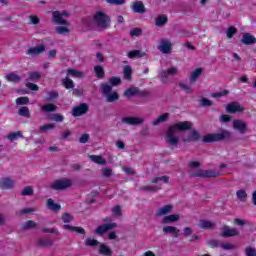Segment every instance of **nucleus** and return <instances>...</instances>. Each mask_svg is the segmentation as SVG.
Wrapping results in <instances>:
<instances>
[{"mask_svg":"<svg viewBox=\"0 0 256 256\" xmlns=\"http://www.w3.org/2000/svg\"><path fill=\"white\" fill-rule=\"evenodd\" d=\"M191 127H193V123L189 121L178 122L171 125L166 132V143H169V145H172L173 147H177V145H179V138L176 136L177 133L180 131H189Z\"/></svg>","mask_w":256,"mask_h":256,"instance_id":"f257e3e1","label":"nucleus"},{"mask_svg":"<svg viewBox=\"0 0 256 256\" xmlns=\"http://www.w3.org/2000/svg\"><path fill=\"white\" fill-rule=\"evenodd\" d=\"M227 139H231V132L228 130H222L220 133L204 135L202 141L203 143H217Z\"/></svg>","mask_w":256,"mask_h":256,"instance_id":"f03ea898","label":"nucleus"},{"mask_svg":"<svg viewBox=\"0 0 256 256\" xmlns=\"http://www.w3.org/2000/svg\"><path fill=\"white\" fill-rule=\"evenodd\" d=\"M100 89L102 95L106 97L107 103H115V101H119V93L116 91L113 92V86L107 83H102Z\"/></svg>","mask_w":256,"mask_h":256,"instance_id":"7ed1b4c3","label":"nucleus"},{"mask_svg":"<svg viewBox=\"0 0 256 256\" xmlns=\"http://www.w3.org/2000/svg\"><path fill=\"white\" fill-rule=\"evenodd\" d=\"M94 21L98 27L102 29H108L111 25V17L109 15L103 13L102 11H98L94 15Z\"/></svg>","mask_w":256,"mask_h":256,"instance_id":"20e7f679","label":"nucleus"},{"mask_svg":"<svg viewBox=\"0 0 256 256\" xmlns=\"http://www.w3.org/2000/svg\"><path fill=\"white\" fill-rule=\"evenodd\" d=\"M73 185V181L69 178H62L54 181V183L51 184V189H54V191H65L66 189L71 188Z\"/></svg>","mask_w":256,"mask_h":256,"instance_id":"39448f33","label":"nucleus"},{"mask_svg":"<svg viewBox=\"0 0 256 256\" xmlns=\"http://www.w3.org/2000/svg\"><path fill=\"white\" fill-rule=\"evenodd\" d=\"M221 175V172L215 171V170H203L199 169L196 172L190 173V177H200L202 179H208L213 177H219Z\"/></svg>","mask_w":256,"mask_h":256,"instance_id":"423d86ee","label":"nucleus"},{"mask_svg":"<svg viewBox=\"0 0 256 256\" xmlns=\"http://www.w3.org/2000/svg\"><path fill=\"white\" fill-rule=\"evenodd\" d=\"M53 21L56 23V25H65L66 27H69V22L67 20H63V17H69V12H59L54 11L52 12Z\"/></svg>","mask_w":256,"mask_h":256,"instance_id":"0eeeda50","label":"nucleus"},{"mask_svg":"<svg viewBox=\"0 0 256 256\" xmlns=\"http://www.w3.org/2000/svg\"><path fill=\"white\" fill-rule=\"evenodd\" d=\"M221 237H224L225 239L229 237H238L239 230L237 228H231L227 225H224L221 229Z\"/></svg>","mask_w":256,"mask_h":256,"instance_id":"6e6552de","label":"nucleus"},{"mask_svg":"<svg viewBox=\"0 0 256 256\" xmlns=\"http://www.w3.org/2000/svg\"><path fill=\"white\" fill-rule=\"evenodd\" d=\"M88 111L89 105H87L86 103H81L80 105L72 109V115L73 117H81V115L87 114Z\"/></svg>","mask_w":256,"mask_h":256,"instance_id":"1a4fd4ad","label":"nucleus"},{"mask_svg":"<svg viewBox=\"0 0 256 256\" xmlns=\"http://www.w3.org/2000/svg\"><path fill=\"white\" fill-rule=\"evenodd\" d=\"M145 120L143 118H139V117H123L121 119V123H124L125 125H141L143 124Z\"/></svg>","mask_w":256,"mask_h":256,"instance_id":"9d476101","label":"nucleus"},{"mask_svg":"<svg viewBox=\"0 0 256 256\" xmlns=\"http://www.w3.org/2000/svg\"><path fill=\"white\" fill-rule=\"evenodd\" d=\"M117 227V223H109V224H103L96 228L95 233L96 235H103V233H107V231H111L112 229H115Z\"/></svg>","mask_w":256,"mask_h":256,"instance_id":"9b49d317","label":"nucleus"},{"mask_svg":"<svg viewBox=\"0 0 256 256\" xmlns=\"http://www.w3.org/2000/svg\"><path fill=\"white\" fill-rule=\"evenodd\" d=\"M233 128L236 131H239V133H241V135H244V133H247V123H245L242 120H234Z\"/></svg>","mask_w":256,"mask_h":256,"instance_id":"f8f14e48","label":"nucleus"},{"mask_svg":"<svg viewBox=\"0 0 256 256\" xmlns=\"http://www.w3.org/2000/svg\"><path fill=\"white\" fill-rule=\"evenodd\" d=\"M15 187V180L6 177L0 179V189H13Z\"/></svg>","mask_w":256,"mask_h":256,"instance_id":"ddd939ff","label":"nucleus"},{"mask_svg":"<svg viewBox=\"0 0 256 256\" xmlns=\"http://www.w3.org/2000/svg\"><path fill=\"white\" fill-rule=\"evenodd\" d=\"M201 135L199 134V131L197 130H192L189 133V136L187 137H183L182 141L184 143H194L195 141H197L198 139H200Z\"/></svg>","mask_w":256,"mask_h":256,"instance_id":"4468645a","label":"nucleus"},{"mask_svg":"<svg viewBox=\"0 0 256 256\" xmlns=\"http://www.w3.org/2000/svg\"><path fill=\"white\" fill-rule=\"evenodd\" d=\"M226 111L228 113H241V111H244V108L238 102H232L226 106Z\"/></svg>","mask_w":256,"mask_h":256,"instance_id":"2eb2a0df","label":"nucleus"},{"mask_svg":"<svg viewBox=\"0 0 256 256\" xmlns=\"http://www.w3.org/2000/svg\"><path fill=\"white\" fill-rule=\"evenodd\" d=\"M163 233H165V235H174V237L177 238L181 235V230L175 226H166L163 228Z\"/></svg>","mask_w":256,"mask_h":256,"instance_id":"dca6fc26","label":"nucleus"},{"mask_svg":"<svg viewBox=\"0 0 256 256\" xmlns=\"http://www.w3.org/2000/svg\"><path fill=\"white\" fill-rule=\"evenodd\" d=\"M198 227L199 229H215L217 225L211 220L201 219L199 220Z\"/></svg>","mask_w":256,"mask_h":256,"instance_id":"f3484780","label":"nucleus"},{"mask_svg":"<svg viewBox=\"0 0 256 256\" xmlns=\"http://www.w3.org/2000/svg\"><path fill=\"white\" fill-rule=\"evenodd\" d=\"M132 11H134V13H140L141 15H143V13H147V10L145 9V4H143L142 1L134 2L132 5Z\"/></svg>","mask_w":256,"mask_h":256,"instance_id":"a211bd4d","label":"nucleus"},{"mask_svg":"<svg viewBox=\"0 0 256 256\" xmlns=\"http://www.w3.org/2000/svg\"><path fill=\"white\" fill-rule=\"evenodd\" d=\"M138 93L139 87H130L124 91L123 95L126 97V99H131L133 97H138Z\"/></svg>","mask_w":256,"mask_h":256,"instance_id":"6ab92c4d","label":"nucleus"},{"mask_svg":"<svg viewBox=\"0 0 256 256\" xmlns=\"http://www.w3.org/2000/svg\"><path fill=\"white\" fill-rule=\"evenodd\" d=\"M158 49L161 51V53H164L165 55L171 53V42L167 40H162L160 45L158 46Z\"/></svg>","mask_w":256,"mask_h":256,"instance_id":"aec40b11","label":"nucleus"},{"mask_svg":"<svg viewBox=\"0 0 256 256\" xmlns=\"http://www.w3.org/2000/svg\"><path fill=\"white\" fill-rule=\"evenodd\" d=\"M241 43H243V45H255L256 38H255V36H253L249 33H245L242 36Z\"/></svg>","mask_w":256,"mask_h":256,"instance_id":"412c9836","label":"nucleus"},{"mask_svg":"<svg viewBox=\"0 0 256 256\" xmlns=\"http://www.w3.org/2000/svg\"><path fill=\"white\" fill-rule=\"evenodd\" d=\"M62 229H64L65 231H71L74 233H79L80 235H85V229L81 228V227H77V226H71L69 224H65L62 226Z\"/></svg>","mask_w":256,"mask_h":256,"instance_id":"4be33fe9","label":"nucleus"},{"mask_svg":"<svg viewBox=\"0 0 256 256\" xmlns=\"http://www.w3.org/2000/svg\"><path fill=\"white\" fill-rule=\"evenodd\" d=\"M173 211V205H165L159 208L156 212L157 217H163V215H169Z\"/></svg>","mask_w":256,"mask_h":256,"instance_id":"5701e85b","label":"nucleus"},{"mask_svg":"<svg viewBox=\"0 0 256 256\" xmlns=\"http://www.w3.org/2000/svg\"><path fill=\"white\" fill-rule=\"evenodd\" d=\"M45 51V45L40 44L36 47L29 48L27 53L28 55H41Z\"/></svg>","mask_w":256,"mask_h":256,"instance_id":"b1692460","label":"nucleus"},{"mask_svg":"<svg viewBox=\"0 0 256 256\" xmlns=\"http://www.w3.org/2000/svg\"><path fill=\"white\" fill-rule=\"evenodd\" d=\"M39 107L43 113H53V112L57 111V105L52 104V103L39 105Z\"/></svg>","mask_w":256,"mask_h":256,"instance_id":"393cba45","label":"nucleus"},{"mask_svg":"<svg viewBox=\"0 0 256 256\" xmlns=\"http://www.w3.org/2000/svg\"><path fill=\"white\" fill-rule=\"evenodd\" d=\"M179 219H180L179 214H171V215L165 216L162 219V223L164 225H167L169 223H177V221H179Z\"/></svg>","mask_w":256,"mask_h":256,"instance_id":"a878e982","label":"nucleus"},{"mask_svg":"<svg viewBox=\"0 0 256 256\" xmlns=\"http://www.w3.org/2000/svg\"><path fill=\"white\" fill-rule=\"evenodd\" d=\"M167 21H169L167 15L161 14L156 18L155 25L156 27H164V25H167Z\"/></svg>","mask_w":256,"mask_h":256,"instance_id":"bb28decb","label":"nucleus"},{"mask_svg":"<svg viewBox=\"0 0 256 256\" xmlns=\"http://www.w3.org/2000/svg\"><path fill=\"white\" fill-rule=\"evenodd\" d=\"M47 207L50 209V211H55L56 213L61 211V204L55 203L51 198L47 200Z\"/></svg>","mask_w":256,"mask_h":256,"instance_id":"cd10ccee","label":"nucleus"},{"mask_svg":"<svg viewBox=\"0 0 256 256\" xmlns=\"http://www.w3.org/2000/svg\"><path fill=\"white\" fill-rule=\"evenodd\" d=\"M89 159L93 161V163H96L97 165H107V160L103 158V156L99 155H90Z\"/></svg>","mask_w":256,"mask_h":256,"instance_id":"c85d7f7f","label":"nucleus"},{"mask_svg":"<svg viewBox=\"0 0 256 256\" xmlns=\"http://www.w3.org/2000/svg\"><path fill=\"white\" fill-rule=\"evenodd\" d=\"M178 73V69L175 66H172L170 68H168L165 71L161 72V77H163L164 79H167V77H169L170 75H177Z\"/></svg>","mask_w":256,"mask_h":256,"instance_id":"c756f323","label":"nucleus"},{"mask_svg":"<svg viewBox=\"0 0 256 256\" xmlns=\"http://www.w3.org/2000/svg\"><path fill=\"white\" fill-rule=\"evenodd\" d=\"M123 75L126 81H131L133 79V69H131V66L129 65L124 66Z\"/></svg>","mask_w":256,"mask_h":256,"instance_id":"7c9ffc66","label":"nucleus"},{"mask_svg":"<svg viewBox=\"0 0 256 256\" xmlns=\"http://www.w3.org/2000/svg\"><path fill=\"white\" fill-rule=\"evenodd\" d=\"M38 247H53V240L40 238L37 240Z\"/></svg>","mask_w":256,"mask_h":256,"instance_id":"2f4dec72","label":"nucleus"},{"mask_svg":"<svg viewBox=\"0 0 256 256\" xmlns=\"http://www.w3.org/2000/svg\"><path fill=\"white\" fill-rule=\"evenodd\" d=\"M99 254L105 255V256H111L113 255V251L107 245L100 244Z\"/></svg>","mask_w":256,"mask_h":256,"instance_id":"473e14b6","label":"nucleus"},{"mask_svg":"<svg viewBox=\"0 0 256 256\" xmlns=\"http://www.w3.org/2000/svg\"><path fill=\"white\" fill-rule=\"evenodd\" d=\"M167 119H169V113H164V114L160 115L156 120H154L152 122V125L154 127H157V125H160V123H165V121H167Z\"/></svg>","mask_w":256,"mask_h":256,"instance_id":"72a5a7b5","label":"nucleus"},{"mask_svg":"<svg viewBox=\"0 0 256 256\" xmlns=\"http://www.w3.org/2000/svg\"><path fill=\"white\" fill-rule=\"evenodd\" d=\"M94 72L98 79H103L105 77V70L103 69V66H101V65L95 66Z\"/></svg>","mask_w":256,"mask_h":256,"instance_id":"f704fd0d","label":"nucleus"},{"mask_svg":"<svg viewBox=\"0 0 256 256\" xmlns=\"http://www.w3.org/2000/svg\"><path fill=\"white\" fill-rule=\"evenodd\" d=\"M128 57L129 59H135V57L141 59L142 57H145V53L141 52L140 50H132L128 52Z\"/></svg>","mask_w":256,"mask_h":256,"instance_id":"c9c22d12","label":"nucleus"},{"mask_svg":"<svg viewBox=\"0 0 256 256\" xmlns=\"http://www.w3.org/2000/svg\"><path fill=\"white\" fill-rule=\"evenodd\" d=\"M203 73V68H197L195 71H193L190 75V81L192 83H195L196 79H199L200 75Z\"/></svg>","mask_w":256,"mask_h":256,"instance_id":"e433bc0d","label":"nucleus"},{"mask_svg":"<svg viewBox=\"0 0 256 256\" xmlns=\"http://www.w3.org/2000/svg\"><path fill=\"white\" fill-rule=\"evenodd\" d=\"M62 85L65 89H73L75 87V82L71 78L66 77L62 80Z\"/></svg>","mask_w":256,"mask_h":256,"instance_id":"4c0bfd02","label":"nucleus"},{"mask_svg":"<svg viewBox=\"0 0 256 256\" xmlns=\"http://www.w3.org/2000/svg\"><path fill=\"white\" fill-rule=\"evenodd\" d=\"M160 188L157 186H142L140 187V191L144 193H157Z\"/></svg>","mask_w":256,"mask_h":256,"instance_id":"58836bf2","label":"nucleus"},{"mask_svg":"<svg viewBox=\"0 0 256 256\" xmlns=\"http://www.w3.org/2000/svg\"><path fill=\"white\" fill-rule=\"evenodd\" d=\"M18 114L21 117H26L27 119L31 118V112H29V107H27V106L20 108L18 111Z\"/></svg>","mask_w":256,"mask_h":256,"instance_id":"ea45409f","label":"nucleus"},{"mask_svg":"<svg viewBox=\"0 0 256 256\" xmlns=\"http://www.w3.org/2000/svg\"><path fill=\"white\" fill-rule=\"evenodd\" d=\"M21 137H23V134L20 131L10 133L7 135V139H9L11 143H13V141H17V139H21Z\"/></svg>","mask_w":256,"mask_h":256,"instance_id":"a19ab883","label":"nucleus"},{"mask_svg":"<svg viewBox=\"0 0 256 256\" xmlns=\"http://www.w3.org/2000/svg\"><path fill=\"white\" fill-rule=\"evenodd\" d=\"M7 81H11L12 83H19L21 81V76L15 73L8 74L6 76Z\"/></svg>","mask_w":256,"mask_h":256,"instance_id":"79ce46f5","label":"nucleus"},{"mask_svg":"<svg viewBox=\"0 0 256 256\" xmlns=\"http://www.w3.org/2000/svg\"><path fill=\"white\" fill-rule=\"evenodd\" d=\"M61 219L63 223H71L72 221L75 220V217L72 214L65 212L62 214Z\"/></svg>","mask_w":256,"mask_h":256,"instance_id":"37998d69","label":"nucleus"},{"mask_svg":"<svg viewBox=\"0 0 256 256\" xmlns=\"http://www.w3.org/2000/svg\"><path fill=\"white\" fill-rule=\"evenodd\" d=\"M33 193H34L33 186H26V187H24V189L21 191L22 197L31 196V195H33Z\"/></svg>","mask_w":256,"mask_h":256,"instance_id":"c03bdc74","label":"nucleus"},{"mask_svg":"<svg viewBox=\"0 0 256 256\" xmlns=\"http://www.w3.org/2000/svg\"><path fill=\"white\" fill-rule=\"evenodd\" d=\"M67 75H71V77L81 78V77H83V72H81L79 70H75V69H68Z\"/></svg>","mask_w":256,"mask_h":256,"instance_id":"a18cd8bd","label":"nucleus"},{"mask_svg":"<svg viewBox=\"0 0 256 256\" xmlns=\"http://www.w3.org/2000/svg\"><path fill=\"white\" fill-rule=\"evenodd\" d=\"M35 227H37V223L33 222L32 220H28L25 224L22 225V229H24V231L33 229Z\"/></svg>","mask_w":256,"mask_h":256,"instance_id":"49530a36","label":"nucleus"},{"mask_svg":"<svg viewBox=\"0 0 256 256\" xmlns=\"http://www.w3.org/2000/svg\"><path fill=\"white\" fill-rule=\"evenodd\" d=\"M51 121H56V123H63V120L65 119L63 115L57 113V114H51L50 115Z\"/></svg>","mask_w":256,"mask_h":256,"instance_id":"de8ad7c7","label":"nucleus"},{"mask_svg":"<svg viewBox=\"0 0 256 256\" xmlns=\"http://www.w3.org/2000/svg\"><path fill=\"white\" fill-rule=\"evenodd\" d=\"M237 34V28L234 26H230L226 32L228 39H233V37Z\"/></svg>","mask_w":256,"mask_h":256,"instance_id":"09e8293b","label":"nucleus"},{"mask_svg":"<svg viewBox=\"0 0 256 256\" xmlns=\"http://www.w3.org/2000/svg\"><path fill=\"white\" fill-rule=\"evenodd\" d=\"M85 245H87V247H97V245H99V241H97L96 239H92V238H87L84 241Z\"/></svg>","mask_w":256,"mask_h":256,"instance_id":"8fccbe9b","label":"nucleus"},{"mask_svg":"<svg viewBox=\"0 0 256 256\" xmlns=\"http://www.w3.org/2000/svg\"><path fill=\"white\" fill-rule=\"evenodd\" d=\"M244 253L246 256H256V249L255 247L248 246L245 248Z\"/></svg>","mask_w":256,"mask_h":256,"instance_id":"3c124183","label":"nucleus"},{"mask_svg":"<svg viewBox=\"0 0 256 256\" xmlns=\"http://www.w3.org/2000/svg\"><path fill=\"white\" fill-rule=\"evenodd\" d=\"M102 175L103 177H106V178L112 177L113 169L107 168V167L102 168Z\"/></svg>","mask_w":256,"mask_h":256,"instance_id":"603ef678","label":"nucleus"},{"mask_svg":"<svg viewBox=\"0 0 256 256\" xmlns=\"http://www.w3.org/2000/svg\"><path fill=\"white\" fill-rule=\"evenodd\" d=\"M159 181H163V183H169V176L156 177L151 180V183H159Z\"/></svg>","mask_w":256,"mask_h":256,"instance_id":"864d4df0","label":"nucleus"},{"mask_svg":"<svg viewBox=\"0 0 256 256\" xmlns=\"http://www.w3.org/2000/svg\"><path fill=\"white\" fill-rule=\"evenodd\" d=\"M178 86L181 87V89L186 91V93H188V94L193 93V89L191 88V86H189L183 82L178 83Z\"/></svg>","mask_w":256,"mask_h":256,"instance_id":"5fc2aeb1","label":"nucleus"},{"mask_svg":"<svg viewBox=\"0 0 256 256\" xmlns=\"http://www.w3.org/2000/svg\"><path fill=\"white\" fill-rule=\"evenodd\" d=\"M53 127H55V125L46 124V125L40 126L39 130H40V133H47V131H51V129H53Z\"/></svg>","mask_w":256,"mask_h":256,"instance_id":"6e6d98bb","label":"nucleus"},{"mask_svg":"<svg viewBox=\"0 0 256 256\" xmlns=\"http://www.w3.org/2000/svg\"><path fill=\"white\" fill-rule=\"evenodd\" d=\"M109 83L113 86V87H117V85H121V78L119 77H111L109 79Z\"/></svg>","mask_w":256,"mask_h":256,"instance_id":"4d7b16f0","label":"nucleus"},{"mask_svg":"<svg viewBox=\"0 0 256 256\" xmlns=\"http://www.w3.org/2000/svg\"><path fill=\"white\" fill-rule=\"evenodd\" d=\"M221 249H223L224 251H232L233 249H235V245L231 244V243H222L220 245Z\"/></svg>","mask_w":256,"mask_h":256,"instance_id":"13d9d810","label":"nucleus"},{"mask_svg":"<svg viewBox=\"0 0 256 256\" xmlns=\"http://www.w3.org/2000/svg\"><path fill=\"white\" fill-rule=\"evenodd\" d=\"M29 103V97H19L16 99V105H27Z\"/></svg>","mask_w":256,"mask_h":256,"instance_id":"bf43d9fd","label":"nucleus"},{"mask_svg":"<svg viewBox=\"0 0 256 256\" xmlns=\"http://www.w3.org/2000/svg\"><path fill=\"white\" fill-rule=\"evenodd\" d=\"M236 196L238 199H241L242 201H244V199H247V192L243 189L238 190L236 192Z\"/></svg>","mask_w":256,"mask_h":256,"instance_id":"052dcab7","label":"nucleus"},{"mask_svg":"<svg viewBox=\"0 0 256 256\" xmlns=\"http://www.w3.org/2000/svg\"><path fill=\"white\" fill-rule=\"evenodd\" d=\"M143 34V31L140 28H133L130 31V35L131 37H140V35Z\"/></svg>","mask_w":256,"mask_h":256,"instance_id":"680f3d73","label":"nucleus"},{"mask_svg":"<svg viewBox=\"0 0 256 256\" xmlns=\"http://www.w3.org/2000/svg\"><path fill=\"white\" fill-rule=\"evenodd\" d=\"M56 33H58V35H67V33H69V28L67 27H57L55 29Z\"/></svg>","mask_w":256,"mask_h":256,"instance_id":"e2e57ef3","label":"nucleus"},{"mask_svg":"<svg viewBox=\"0 0 256 256\" xmlns=\"http://www.w3.org/2000/svg\"><path fill=\"white\" fill-rule=\"evenodd\" d=\"M30 81H35L37 79H41V73L39 72H29Z\"/></svg>","mask_w":256,"mask_h":256,"instance_id":"0e129e2a","label":"nucleus"},{"mask_svg":"<svg viewBox=\"0 0 256 256\" xmlns=\"http://www.w3.org/2000/svg\"><path fill=\"white\" fill-rule=\"evenodd\" d=\"M138 97H142V98L151 97V93L147 90H141L138 88Z\"/></svg>","mask_w":256,"mask_h":256,"instance_id":"69168bd1","label":"nucleus"},{"mask_svg":"<svg viewBox=\"0 0 256 256\" xmlns=\"http://www.w3.org/2000/svg\"><path fill=\"white\" fill-rule=\"evenodd\" d=\"M57 97H59V93L52 91V92H48V98L46 99V101H54V99H57Z\"/></svg>","mask_w":256,"mask_h":256,"instance_id":"338daca9","label":"nucleus"},{"mask_svg":"<svg viewBox=\"0 0 256 256\" xmlns=\"http://www.w3.org/2000/svg\"><path fill=\"white\" fill-rule=\"evenodd\" d=\"M126 0H106L109 5H125Z\"/></svg>","mask_w":256,"mask_h":256,"instance_id":"774afa93","label":"nucleus"}]
</instances>
